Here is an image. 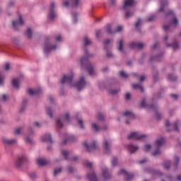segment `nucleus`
I'll return each mask as SVG.
<instances>
[{"mask_svg": "<svg viewBox=\"0 0 181 181\" xmlns=\"http://www.w3.org/2000/svg\"><path fill=\"white\" fill-rule=\"evenodd\" d=\"M144 138H146V135L139 134V132H133L128 136V139H136V141H141V139H144Z\"/></svg>", "mask_w": 181, "mask_h": 181, "instance_id": "obj_13", "label": "nucleus"}, {"mask_svg": "<svg viewBox=\"0 0 181 181\" xmlns=\"http://www.w3.org/2000/svg\"><path fill=\"white\" fill-rule=\"evenodd\" d=\"M29 177H30V179H32V180H35V179H36V177H37V176L36 175V174L35 173H30Z\"/></svg>", "mask_w": 181, "mask_h": 181, "instance_id": "obj_50", "label": "nucleus"}, {"mask_svg": "<svg viewBox=\"0 0 181 181\" xmlns=\"http://www.w3.org/2000/svg\"><path fill=\"white\" fill-rule=\"evenodd\" d=\"M141 107L142 108H148V110H153V111H157L158 107L155 105V104L151 105H146V100L145 99H143L141 103Z\"/></svg>", "mask_w": 181, "mask_h": 181, "instance_id": "obj_14", "label": "nucleus"}, {"mask_svg": "<svg viewBox=\"0 0 181 181\" xmlns=\"http://www.w3.org/2000/svg\"><path fill=\"white\" fill-rule=\"evenodd\" d=\"M40 93H42V90L40 89H37V90H32V89H29L28 90V94L30 95H37V94H40Z\"/></svg>", "mask_w": 181, "mask_h": 181, "instance_id": "obj_28", "label": "nucleus"}, {"mask_svg": "<svg viewBox=\"0 0 181 181\" xmlns=\"http://www.w3.org/2000/svg\"><path fill=\"white\" fill-rule=\"evenodd\" d=\"M68 141H71V142H76V141H77V138H76L74 136H70L68 139H65L62 144L63 145H66V144H67Z\"/></svg>", "mask_w": 181, "mask_h": 181, "instance_id": "obj_32", "label": "nucleus"}, {"mask_svg": "<svg viewBox=\"0 0 181 181\" xmlns=\"http://www.w3.org/2000/svg\"><path fill=\"white\" fill-rule=\"evenodd\" d=\"M165 142V139L161 138L156 141V145L157 146L156 150L153 153V156H156V155H160V146L163 145Z\"/></svg>", "mask_w": 181, "mask_h": 181, "instance_id": "obj_7", "label": "nucleus"}, {"mask_svg": "<svg viewBox=\"0 0 181 181\" xmlns=\"http://www.w3.org/2000/svg\"><path fill=\"white\" fill-rule=\"evenodd\" d=\"M56 49H57V45H50V40H49V38H47L45 42V47H44L45 53H50L52 50H56Z\"/></svg>", "mask_w": 181, "mask_h": 181, "instance_id": "obj_5", "label": "nucleus"}, {"mask_svg": "<svg viewBox=\"0 0 181 181\" xmlns=\"http://www.w3.org/2000/svg\"><path fill=\"white\" fill-rule=\"evenodd\" d=\"M163 57V54H160L155 57H151V62H160Z\"/></svg>", "mask_w": 181, "mask_h": 181, "instance_id": "obj_24", "label": "nucleus"}, {"mask_svg": "<svg viewBox=\"0 0 181 181\" xmlns=\"http://www.w3.org/2000/svg\"><path fill=\"white\" fill-rule=\"evenodd\" d=\"M12 86L13 87H14V88H19V79L18 78L13 79Z\"/></svg>", "mask_w": 181, "mask_h": 181, "instance_id": "obj_34", "label": "nucleus"}, {"mask_svg": "<svg viewBox=\"0 0 181 181\" xmlns=\"http://www.w3.org/2000/svg\"><path fill=\"white\" fill-rule=\"evenodd\" d=\"M132 87L134 90H140L141 93H144V86L141 83L133 84Z\"/></svg>", "mask_w": 181, "mask_h": 181, "instance_id": "obj_31", "label": "nucleus"}, {"mask_svg": "<svg viewBox=\"0 0 181 181\" xmlns=\"http://www.w3.org/2000/svg\"><path fill=\"white\" fill-rule=\"evenodd\" d=\"M101 35H103V33H101V30H98L96 31V37L98 39L100 38Z\"/></svg>", "mask_w": 181, "mask_h": 181, "instance_id": "obj_60", "label": "nucleus"}, {"mask_svg": "<svg viewBox=\"0 0 181 181\" xmlns=\"http://www.w3.org/2000/svg\"><path fill=\"white\" fill-rule=\"evenodd\" d=\"M170 25H173L174 28H177V25H179V21H177V18L174 17L169 25L164 24L163 30L165 32L170 31Z\"/></svg>", "mask_w": 181, "mask_h": 181, "instance_id": "obj_9", "label": "nucleus"}, {"mask_svg": "<svg viewBox=\"0 0 181 181\" xmlns=\"http://www.w3.org/2000/svg\"><path fill=\"white\" fill-rule=\"evenodd\" d=\"M21 131H22V128H17V129H16L15 134L16 135H20Z\"/></svg>", "mask_w": 181, "mask_h": 181, "instance_id": "obj_61", "label": "nucleus"}, {"mask_svg": "<svg viewBox=\"0 0 181 181\" xmlns=\"http://www.w3.org/2000/svg\"><path fill=\"white\" fill-rule=\"evenodd\" d=\"M175 170H176V169H177V166H179V162L180 161V158H179V157L177 156H175Z\"/></svg>", "mask_w": 181, "mask_h": 181, "instance_id": "obj_38", "label": "nucleus"}, {"mask_svg": "<svg viewBox=\"0 0 181 181\" xmlns=\"http://www.w3.org/2000/svg\"><path fill=\"white\" fill-rule=\"evenodd\" d=\"M64 119H65V121H66V122H70V115H69V113H66Z\"/></svg>", "mask_w": 181, "mask_h": 181, "instance_id": "obj_51", "label": "nucleus"}, {"mask_svg": "<svg viewBox=\"0 0 181 181\" xmlns=\"http://www.w3.org/2000/svg\"><path fill=\"white\" fill-rule=\"evenodd\" d=\"M151 145L149 144L146 145L144 148L145 152H149V151H151Z\"/></svg>", "mask_w": 181, "mask_h": 181, "instance_id": "obj_55", "label": "nucleus"}, {"mask_svg": "<svg viewBox=\"0 0 181 181\" xmlns=\"http://www.w3.org/2000/svg\"><path fill=\"white\" fill-rule=\"evenodd\" d=\"M42 142H49L50 144H53V139H52V136L50 134H45L42 138Z\"/></svg>", "mask_w": 181, "mask_h": 181, "instance_id": "obj_22", "label": "nucleus"}, {"mask_svg": "<svg viewBox=\"0 0 181 181\" xmlns=\"http://www.w3.org/2000/svg\"><path fill=\"white\" fill-rule=\"evenodd\" d=\"M134 0H126L123 5V11H126L124 14L125 19H128L134 15V12L128 11V8H130V6H132L134 4Z\"/></svg>", "mask_w": 181, "mask_h": 181, "instance_id": "obj_4", "label": "nucleus"}, {"mask_svg": "<svg viewBox=\"0 0 181 181\" xmlns=\"http://www.w3.org/2000/svg\"><path fill=\"white\" fill-rule=\"evenodd\" d=\"M28 162V158H26L25 156H21L15 161V167L17 169H21V168H22L23 165H26Z\"/></svg>", "mask_w": 181, "mask_h": 181, "instance_id": "obj_6", "label": "nucleus"}, {"mask_svg": "<svg viewBox=\"0 0 181 181\" xmlns=\"http://www.w3.org/2000/svg\"><path fill=\"white\" fill-rule=\"evenodd\" d=\"M127 149L130 151V153H134L135 151H138L139 148L132 144L127 145Z\"/></svg>", "mask_w": 181, "mask_h": 181, "instance_id": "obj_27", "label": "nucleus"}, {"mask_svg": "<svg viewBox=\"0 0 181 181\" xmlns=\"http://www.w3.org/2000/svg\"><path fill=\"white\" fill-rule=\"evenodd\" d=\"M83 44L84 46H90V45H91V40H90V39H88V37L86 36L83 38Z\"/></svg>", "mask_w": 181, "mask_h": 181, "instance_id": "obj_36", "label": "nucleus"}, {"mask_svg": "<svg viewBox=\"0 0 181 181\" xmlns=\"http://www.w3.org/2000/svg\"><path fill=\"white\" fill-rule=\"evenodd\" d=\"M78 125H80L81 128L83 129L84 128V124H83V120L79 119L78 121Z\"/></svg>", "mask_w": 181, "mask_h": 181, "instance_id": "obj_63", "label": "nucleus"}, {"mask_svg": "<svg viewBox=\"0 0 181 181\" xmlns=\"http://www.w3.org/2000/svg\"><path fill=\"white\" fill-rule=\"evenodd\" d=\"M180 124V122L179 120H177L174 124V129L175 131H179V128L177 127V125Z\"/></svg>", "mask_w": 181, "mask_h": 181, "instance_id": "obj_49", "label": "nucleus"}, {"mask_svg": "<svg viewBox=\"0 0 181 181\" xmlns=\"http://www.w3.org/2000/svg\"><path fill=\"white\" fill-rule=\"evenodd\" d=\"M46 112L50 117V118H53V113L52 112V108L47 107L46 108Z\"/></svg>", "mask_w": 181, "mask_h": 181, "instance_id": "obj_45", "label": "nucleus"}, {"mask_svg": "<svg viewBox=\"0 0 181 181\" xmlns=\"http://www.w3.org/2000/svg\"><path fill=\"white\" fill-rule=\"evenodd\" d=\"M56 125L58 129H61V128H63V123H62V119H58L57 120Z\"/></svg>", "mask_w": 181, "mask_h": 181, "instance_id": "obj_40", "label": "nucleus"}, {"mask_svg": "<svg viewBox=\"0 0 181 181\" xmlns=\"http://www.w3.org/2000/svg\"><path fill=\"white\" fill-rule=\"evenodd\" d=\"M106 32L107 33H109V35H114L115 33V32L111 29V25L110 24L106 25Z\"/></svg>", "mask_w": 181, "mask_h": 181, "instance_id": "obj_37", "label": "nucleus"}, {"mask_svg": "<svg viewBox=\"0 0 181 181\" xmlns=\"http://www.w3.org/2000/svg\"><path fill=\"white\" fill-rule=\"evenodd\" d=\"M164 168H165V169H170V160H165L164 162Z\"/></svg>", "mask_w": 181, "mask_h": 181, "instance_id": "obj_46", "label": "nucleus"}, {"mask_svg": "<svg viewBox=\"0 0 181 181\" xmlns=\"http://www.w3.org/2000/svg\"><path fill=\"white\" fill-rule=\"evenodd\" d=\"M120 76L121 77H123L124 78H127L128 74H125L124 71H120Z\"/></svg>", "mask_w": 181, "mask_h": 181, "instance_id": "obj_58", "label": "nucleus"}, {"mask_svg": "<svg viewBox=\"0 0 181 181\" xmlns=\"http://www.w3.org/2000/svg\"><path fill=\"white\" fill-rule=\"evenodd\" d=\"M62 155L64 156V159L66 160H71L73 162H76L78 159V157L77 156H70V151H66V150H62Z\"/></svg>", "mask_w": 181, "mask_h": 181, "instance_id": "obj_11", "label": "nucleus"}, {"mask_svg": "<svg viewBox=\"0 0 181 181\" xmlns=\"http://www.w3.org/2000/svg\"><path fill=\"white\" fill-rule=\"evenodd\" d=\"M118 175H124L125 176L124 180H132L134 179V174L129 173L127 170L122 169L119 173Z\"/></svg>", "mask_w": 181, "mask_h": 181, "instance_id": "obj_17", "label": "nucleus"}, {"mask_svg": "<svg viewBox=\"0 0 181 181\" xmlns=\"http://www.w3.org/2000/svg\"><path fill=\"white\" fill-rule=\"evenodd\" d=\"M25 141L28 144H33L32 138H30L29 136H26Z\"/></svg>", "mask_w": 181, "mask_h": 181, "instance_id": "obj_57", "label": "nucleus"}, {"mask_svg": "<svg viewBox=\"0 0 181 181\" xmlns=\"http://www.w3.org/2000/svg\"><path fill=\"white\" fill-rule=\"evenodd\" d=\"M25 23L22 18V16H18V19L13 21V28L16 30H19V26H23Z\"/></svg>", "mask_w": 181, "mask_h": 181, "instance_id": "obj_10", "label": "nucleus"}, {"mask_svg": "<svg viewBox=\"0 0 181 181\" xmlns=\"http://www.w3.org/2000/svg\"><path fill=\"white\" fill-rule=\"evenodd\" d=\"M102 172H103V177H104V179H105L106 180L108 179H111L112 177L111 173H110V171H108L107 168H103L102 170Z\"/></svg>", "mask_w": 181, "mask_h": 181, "instance_id": "obj_21", "label": "nucleus"}, {"mask_svg": "<svg viewBox=\"0 0 181 181\" xmlns=\"http://www.w3.org/2000/svg\"><path fill=\"white\" fill-rule=\"evenodd\" d=\"M119 93V90L118 89H110L109 90V94H111V95H115V94H118Z\"/></svg>", "mask_w": 181, "mask_h": 181, "instance_id": "obj_44", "label": "nucleus"}, {"mask_svg": "<svg viewBox=\"0 0 181 181\" xmlns=\"http://www.w3.org/2000/svg\"><path fill=\"white\" fill-rule=\"evenodd\" d=\"M153 81H156L158 80V72L154 73L153 75Z\"/></svg>", "mask_w": 181, "mask_h": 181, "instance_id": "obj_64", "label": "nucleus"}, {"mask_svg": "<svg viewBox=\"0 0 181 181\" xmlns=\"http://www.w3.org/2000/svg\"><path fill=\"white\" fill-rule=\"evenodd\" d=\"M165 18H169V16H171L172 18H175V13H173V11L169 10L165 14Z\"/></svg>", "mask_w": 181, "mask_h": 181, "instance_id": "obj_41", "label": "nucleus"}, {"mask_svg": "<svg viewBox=\"0 0 181 181\" xmlns=\"http://www.w3.org/2000/svg\"><path fill=\"white\" fill-rule=\"evenodd\" d=\"M72 16L74 18V22L76 23L77 22V13H72Z\"/></svg>", "mask_w": 181, "mask_h": 181, "instance_id": "obj_59", "label": "nucleus"}, {"mask_svg": "<svg viewBox=\"0 0 181 181\" xmlns=\"http://www.w3.org/2000/svg\"><path fill=\"white\" fill-rule=\"evenodd\" d=\"M83 145L88 152H93V151H95V149H97V142L95 141H93L90 146H88V144H87V142L85 141L83 142Z\"/></svg>", "mask_w": 181, "mask_h": 181, "instance_id": "obj_19", "label": "nucleus"}, {"mask_svg": "<svg viewBox=\"0 0 181 181\" xmlns=\"http://www.w3.org/2000/svg\"><path fill=\"white\" fill-rule=\"evenodd\" d=\"M117 163H118V159L117 158V157H114L112 160V166H117Z\"/></svg>", "mask_w": 181, "mask_h": 181, "instance_id": "obj_47", "label": "nucleus"}, {"mask_svg": "<svg viewBox=\"0 0 181 181\" xmlns=\"http://www.w3.org/2000/svg\"><path fill=\"white\" fill-rule=\"evenodd\" d=\"M168 80H169L170 81H176L177 80L176 76L173 74H169L168 76Z\"/></svg>", "mask_w": 181, "mask_h": 181, "instance_id": "obj_43", "label": "nucleus"}, {"mask_svg": "<svg viewBox=\"0 0 181 181\" xmlns=\"http://www.w3.org/2000/svg\"><path fill=\"white\" fill-rule=\"evenodd\" d=\"M92 128L96 132L100 131V129H101V128H100L98 125H97V124L95 123L92 124Z\"/></svg>", "mask_w": 181, "mask_h": 181, "instance_id": "obj_48", "label": "nucleus"}, {"mask_svg": "<svg viewBox=\"0 0 181 181\" xmlns=\"http://www.w3.org/2000/svg\"><path fill=\"white\" fill-rule=\"evenodd\" d=\"M2 142L6 149V148H8V146H11V145H15V144H16V140L15 139H6L5 137L2 138Z\"/></svg>", "mask_w": 181, "mask_h": 181, "instance_id": "obj_18", "label": "nucleus"}, {"mask_svg": "<svg viewBox=\"0 0 181 181\" xmlns=\"http://www.w3.org/2000/svg\"><path fill=\"white\" fill-rule=\"evenodd\" d=\"M168 1L166 0H161L160 1V8H159L158 11L163 12L165 11V6L168 5Z\"/></svg>", "mask_w": 181, "mask_h": 181, "instance_id": "obj_26", "label": "nucleus"}, {"mask_svg": "<svg viewBox=\"0 0 181 181\" xmlns=\"http://www.w3.org/2000/svg\"><path fill=\"white\" fill-rule=\"evenodd\" d=\"M85 56L81 58L80 63H81V69L83 70L86 69L88 70V74L90 76H94L95 72H94V68L91 64V62L88 61V57H93V54H88V51L85 48L84 51Z\"/></svg>", "mask_w": 181, "mask_h": 181, "instance_id": "obj_2", "label": "nucleus"}, {"mask_svg": "<svg viewBox=\"0 0 181 181\" xmlns=\"http://www.w3.org/2000/svg\"><path fill=\"white\" fill-rule=\"evenodd\" d=\"M85 165L88 168L89 172L87 174V178L89 181H98L97 175L94 173V167L93 166V163L86 162Z\"/></svg>", "mask_w": 181, "mask_h": 181, "instance_id": "obj_3", "label": "nucleus"}, {"mask_svg": "<svg viewBox=\"0 0 181 181\" xmlns=\"http://www.w3.org/2000/svg\"><path fill=\"white\" fill-rule=\"evenodd\" d=\"M62 173V168H59L57 170H54V176H57V175H59V173Z\"/></svg>", "mask_w": 181, "mask_h": 181, "instance_id": "obj_52", "label": "nucleus"}, {"mask_svg": "<svg viewBox=\"0 0 181 181\" xmlns=\"http://www.w3.org/2000/svg\"><path fill=\"white\" fill-rule=\"evenodd\" d=\"M80 4V0H69L65 1L63 2L64 6H69V5L71 6L73 8H77Z\"/></svg>", "mask_w": 181, "mask_h": 181, "instance_id": "obj_15", "label": "nucleus"}, {"mask_svg": "<svg viewBox=\"0 0 181 181\" xmlns=\"http://www.w3.org/2000/svg\"><path fill=\"white\" fill-rule=\"evenodd\" d=\"M96 118L98 121H104V119H105V115L103 113L98 112L96 115Z\"/></svg>", "mask_w": 181, "mask_h": 181, "instance_id": "obj_35", "label": "nucleus"}, {"mask_svg": "<svg viewBox=\"0 0 181 181\" xmlns=\"http://www.w3.org/2000/svg\"><path fill=\"white\" fill-rule=\"evenodd\" d=\"M5 80V77L2 76L0 73V86H2L4 84V81Z\"/></svg>", "mask_w": 181, "mask_h": 181, "instance_id": "obj_54", "label": "nucleus"}, {"mask_svg": "<svg viewBox=\"0 0 181 181\" xmlns=\"http://www.w3.org/2000/svg\"><path fill=\"white\" fill-rule=\"evenodd\" d=\"M54 8H56V6L54 5V3H52L49 6V11L48 14V17L51 21H54V19H56V17L57 16V13H56Z\"/></svg>", "mask_w": 181, "mask_h": 181, "instance_id": "obj_8", "label": "nucleus"}, {"mask_svg": "<svg viewBox=\"0 0 181 181\" xmlns=\"http://www.w3.org/2000/svg\"><path fill=\"white\" fill-rule=\"evenodd\" d=\"M74 74H73V73H71L68 75H64L62 79L61 80V84H66V83H67L70 87H75L77 88L78 91H81V89L84 88V86L87 84L86 79H84V76H81L79 81L74 83Z\"/></svg>", "mask_w": 181, "mask_h": 181, "instance_id": "obj_1", "label": "nucleus"}, {"mask_svg": "<svg viewBox=\"0 0 181 181\" xmlns=\"http://www.w3.org/2000/svg\"><path fill=\"white\" fill-rule=\"evenodd\" d=\"M164 41L167 47H173V50H177V49H179V43L177 41L175 40L173 44L168 43V35L164 37Z\"/></svg>", "mask_w": 181, "mask_h": 181, "instance_id": "obj_16", "label": "nucleus"}, {"mask_svg": "<svg viewBox=\"0 0 181 181\" xmlns=\"http://www.w3.org/2000/svg\"><path fill=\"white\" fill-rule=\"evenodd\" d=\"M26 104H28V99L25 98L23 100L22 106L20 109V112H23L26 108Z\"/></svg>", "mask_w": 181, "mask_h": 181, "instance_id": "obj_33", "label": "nucleus"}, {"mask_svg": "<svg viewBox=\"0 0 181 181\" xmlns=\"http://www.w3.org/2000/svg\"><path fill=\"white\" fill-rule=\"evenodd\" d=\"M37 163L40 166H45V165H47L49 163V161H47V160L44 159V158H38L37 160Z\"/></svg>", "mask_w": 181, "mask_h": 181, "instance_id": "obj_25", "label": "nucleus"}, {"mask_svg": "<svg viewBox=\"0 0 181 181\" xmlns=\"http://www.w3.org/2000/svg\"><path fill=\"white\" fill-rule=\"evenodd\" d=\"M110 39H107L105 40L104 45H105V50H107V46H108V45H110Z\"/></svg>", "mask_w": 181, "mask_h": 181, "instance_id": "obj_53", "label": "nucleus"}, {"mask_svg": "<svg viewBox=\"0 0 181 181\" xmlns=\"http://www.w3.org/2000/svg\"><path fill=\"white\" fill-rule=\"evenodd\" d=\"M146 171L148 172V173H154L155 175H158V176H162V173H160V171H156L153 168H146Z\"/></svg>", "mask_w": 181, "mask_h": 181, "instance_id": "obj_30", "label": "nucleus"}, {"mask_svg": "<svg viewBox=\"0 0 181 181\" xmlns=\"http://www.w3.org/2000/svg\"><path fill=\"white\" fill-rule=\"evenodd\" d=\"M156 118L157 119H160L162 118V115L160 113H158V112H156Z\"/></svg>", "mask_w": 181, "mask_h": 181, "instance_id": "obj_62", "label": "nucleus"}, {"mask_svg": "<svg viewBox=\"0 0 181 181\" xmlns=\"http://www.w3.org/2000/svg\"><path fill=\"white\" fill-rule=\"evenodd\" d=\"M155 18H156L155 16H151L147 18V22H152V21H155Z\"/></svg>", "mask_w": 181, "mask_h": 181, "instance_id": "obj_56", "label": "nucleus"}, {"mask_svg": "<svg viewBox=\"0 0 181 181\" xmlns=\"http://www.w3.org/2000/svg\"><path fill=\"white\" fill-rule=\"evenodd\" d=\"M117 45H118V50L123 53V52H124V39H122V38L119 39V40L117 42Z\"/></svg>", "mask_w": 181, "mask_h": 181, "instance_id": "obj_23", "label": "nucleus"}, {"mask_svg": "<svg viewBox=\"0 0 181 181\" xmlns=\"http://www.w3.org/2000/svg\"><path fill=\"white\" fill-rule=\"evenodd\" d=\"M141 23H142V20L141 18H139L135 24V28L136 29H137L138 32H141V29L139 28Z\"/></svg>", "mask_w": 181, "mask_h": 181, "instance_id": "obj_42", "label": "nucleus"}, {"mask_svg": "<svg viewBox=\"0 0 181 181\" xmlns=\"http://www.w3.org/2000/svg\"><path fill=\"white\" fill-rule=\"evenodd\" d=\"M130 49H143L144 48V44L141 42H132L129 45Z\"/></svg>", "mask_w": 181, "mask_h": 181, "instance_id": "obj_20", "label": "nucleus"}, {"mask_svg": "<svg viewBox=\"0 0 181 181\" xmlns=\"http://www.w3.org/2000/svg\"><path fill=\"white\" fill-rule=\"evenodd\" d=\"M123 115L124 117H129L130 119H135V115L130 111L125 112Z\"/></svg>", "mask_w": 181, "mask_h": 181, "instance_id": "obj_29", "label": "nucleus"}, {"mask_svg": "<svg viewBox=\"0 0 181 181\" xmlns=\"http://www.w3.org/2000/svg\"><path fill=\"white\" fill-rule=\"evenodd\" d=\"M111 141L105 139L103 141V152H105V153L106 154H109L111 153Z\"/></svg>", "mask_w": 181, "mask_h": 181, "instance_id": "obj_12", "label": "nucleus"}, {"mask_svg": "<svg viewBox=\"0 0 181 181\" xmlns=\"http://www.w3.org/2000/svg\"><path fill=\"white\" fill-rule=\"evenodd\" d=\"M25 35H27V37L28 39H32V28H28L27 29V31L25 32Z\"/></svg>", "mask_w": 181, "mask_h": 181, "instance_id": "obj_39", "label": "nucleus"}]
</instances>
